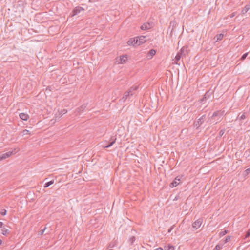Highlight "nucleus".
<instances>
[{
	"mask_svg": "<svg viewBox=\"0 0 250 250\" xmlns=\"http://www.w3.org/2000/svg\"><path fill=\"white\" fill-rule=\"evenodd\" d=\"M138 88V86H133L127 91L125 92L123 97L120 100V101L124 102L130 96L134 94V91Z\"/></svg>",
	"mask_w": 250,
	"mask_h": 250,
	"instance_id": "nucleus-1",
	"label": "nucleus"
},
{
	"mask_svg": "<svg viewBox=\"0 0 250 250\" xmlns=\"http://www.w3.org/2000/svg\"><path fill=\"white\" fill-rule=\"evenodd\" d=\"M205 119H206V115H202L197 121H194V122L193 123L194 127H195L197 129H199L200 126L204 123Z\"/></svg>",
	"mask_w": 250,
	"mask_h": 250,
	"instance_id": "nucleus-2",
	"label": "nucleus"
},
{
	"mask_svg": "<svg viewBox=\"0 0 250 250\" xmlns=\"http://www.w3.org/2000/svg\"><path fill=\"white\" fill-rule=\"evenodd\" d=\"M116 140V138L115 137L112 136L111 137L108 143L104 146L103 145V147L105 148H109V147H111L115 143Z\"/></svg>",
	"mask_w": 250,
	"mask_h": 250,
	"instance_id": "nucleus-3",
	"label": "nucleus"
},
{
	"mask_svg": "<svg viewBox=\"0 0 250 250\" xmlns=\"http://www.w3.org/2000/svg\"><path fill=\"white\" fill-rule=\"evenodd\" d=\"M203 222V219L201 218H199L195 221L192 224V227L196 229H198L201 225Z\"/></svg>",
	"mask_w": 250,
	"mask_h": 250,
	"instance_id": "nucleus-4",
	"label": "nucleus"
},
{
	"mask_svg": "<svg viewBox=\"0 0 250 250\" xmlns=\"http://www.w3.org/2000/svg\"><path fill=\"white\" fill-rule=\"evenodd\" d=\"M138 39H137V37H135L133 38H130L128 41H127V44L129 45H138Z\"/></svg>",
	"mask_w": 250,
	"mask_h": 250,
	"instance_id": "nucleus-5",
	"label": "nucleus"
},
{
	"mask_svg": "<svg viewBox=\"0 0 250 250\" xmlns=\"http://www.w3.org/2000/svg\"><path fill=\"white\" fill-rule=\"evenodd\" d=\"M84 10V9L82 7H75L72 11V16H74L77 15L78 13H79L81 11Z\"/></svg>",
	"mask_w": 250,
	"mask_h": 250,
	"instance_id": "nucleus-6",
	"label": "nucleus"
},
{
	"mask_svg": "<svg viewBox=\"0 0 250 250\" xmlns=\"http://www.w3.org/2000/svg\"><path fill=\"white\" fill-rule=\"evenodd\" d=\"M136 37H137V39H138L139 43H138V45H140V44H142L145 43L146 41V36H138Z\"/></svg>",
	"mask_w": 250,
	"mask_h": 250,
	"instance_id": "nucleus-7",
	"label": "nucleus"
},
{
	"mask_svg": "<svg viewBox=\"0 0 250 250\" xmlns=\"http://www.w3.org/2000/svg\"><path fill=\"white\" fill-rule=\"evenodd\" d=\"M13 154V151H9L8 152L2 154L0 156V160H3L12 155Z\"/></svg>",
	"mask_w": 250,
	"mask_h": 250,
	"instance_id": "nucleus-8",
	"label": "nucleus"
},
{
	"mask_svg": "<svg viewBox=\"0 0 250 250\" xmlns=\"http://www.w3.org/2000/svg\"><path fill=\"white\" fill-rule=\"evenodd\" d=\"M127 60V55L126 54L123 55L120 57V62L118 63L124 64L125 63Z\"/></svg>",
	"mask_w": 250,
	"mask_h": 250,
	"instance_id": "nucleus-9",
	"label": "nucleus"
},
{
	"mask_svg": "<svg viewBox=\"0 0 250 250\" xmlns=\"http://www.w3.org/2000/svg\"><path fill=\"white\" fill-rule=\"evenodd\" d=\"M152 26L149 23H145L141 26V29L142 30H146L151 28Z\"/></svg>",
	"mask_w": 250,
	"mask_h": 250,
	"instance_id": "nucleus-10",
	"label": "nucleus"
},
{
	"mask_svg": "<svg viewBox=\"0 0 250 250\" xmlns=\"http://www.w3.org/2000/svg\"><path fill=\"white\" fill-rule=\"evenodd\" d=\"M19 116L21 119L24 121H27L29 118V115L24 113H20Z\"/></svg>",
	"mask_w": 250,
	"mask_h": 250,
	"instance_id": "nucleus-11",
	"label": "nucleus"
},
{
	"mask_svg": "<svg viewBox=\"0 0 250 250\" xmlns=\"http://www.w3.org/2000/svg\"><path fill=\"white\" fill-rule=\"evenodd\" d=\"M223 112L224 111L221 112L220 110L216 111L213 113L211 118V119H214L215 117L219 116V115H220V116H222L223 114Z\"/></svg>",
	"mask_w": 250,
	"mask_h": 250,
	"instance_id": "nucleus-12",
	"label": "nucleus"
},
{
	"mask_svg": "<svg viewBox=\"0 0 250 250\" xmlns=\"http://www.w3.org/2000/svg\"><path fill=\"white\" fill-rule=\"evenodd\" d=\"M174 180L177 182H180V184L181 185L184 182L185 178L183 175H179L175 177Z\"/></svg>",
	"mask_w": 250,
	"mask_h": 250,
	"instance_id": "nucleus-13",
	"label": "nucleus"
},
{
	"mask_svg": "<svg viewBox=\"0 0 250 250\" xmlns=\"http://www.w3.org/2000/svg\"><path fill=\"white\" fill-rule=\"evenodd\" d=\"M180 182H177L174 179V180L170 184V188H174L178 185H180Z\"/></svg>",
	"mask_w": 250,
	"mask_h": 250,
	"instance_id": "nucleus-14",
	"label": "nucleus"
},
{
	"mask_svg": "<svg viewBox=\"0 0 250 250\" xmlns=\"http://www.w3.org/2000/svg\"><path fill=\"white\" fill-rule=\"evenodd\" d=\"M250 9V5H246L244 8L241 10V14H246L248 10Z\"/></svg>",
	"mask_w": 250,
	"mask_h": 250,
	"instance_id": "nucleus-15",
	"label": "nucleus"
},
{
	"mask_svg": "<svg viewBox=\"0 0 250 250\" xmlns=\"http://www.w3.org/2000/svg\"><path fill=\"white\" fill-rule=\"evenodd\" d=\"M156 53V51L154 49H152L149 50V51L147 53V56L150 57V58H151L153 56H154Z\"/></svg>",
	"mask_w": 250,
	"mask_h": 250,
	"instance_id": "nucleus-16",
	"label": "nucleus"
},
{
	"mask_svg": "<svg viewBox=\"0 0 250 250\" xmlns=\"http://www.w3.org/2000/svg\"><path fill=\"white\" fill-rule=\"evenodd\" d=\"M224 37V34L221 33L216 35L214 37V40H216V41H219L221 40H222L223 38Z\"/></svg>",
	"mask_w": 250,
	"mask_h": 250,
	"instance_id": "nucleus-17",
	"label": "nucleus"
},
{
	"mask_svg": "<svg viewBox=\"0 0 250 250\" xmlns=\"http://www.w3.org/2000/svg\"><path fill=\"white\" fill-rule=\"evenodd\" d=\"M182 56V53L178 52L175 57V63L177 64L178 62L180 60Z\"/></svg>",
	"mask_w": 250,
	"mask_h": 250,
	"instance_id": "nucleus-18",
	"label": "nucleus"
},
{
	"mask_svg": "<svg viewBox=\"0 0 250 250\" xmlns=\"http://www.w3.org/2000/svg\"><path fill=\"white\" fill-rule=\"evenodd\" d=\"M86 105L85 104H83L82 105H81L79 108H77V111L78 112V113H81V112L83 111L85 108H86Z\"/></svg>",
	"mask_w": 250,
	"mask_h": 250,
	"instance_id": "nucleus-19",
	"label": "nucleus"
},
{
	"mask_svg": "<svg viewBox=\"0 0 250 250\" xmlns=\"http://www.w3.org/2000/svg\"><path fill=\"white\" fill-rule=\"evenodd\" d=\"M165 250H174V247L171 244H168L165 247Z\"/></svg>",
	"mask_w": 250,
	"mask_h": 250,
	"instance_id": "nucleus-20",
	"label": "nucleus"
},
{
	"mask_svg": "<svg viewBox=\"0 0 250 250\" xmlns=\"http://www.w3.org/2000/svg\"><path fill=\"white\" fill-rule=\"evenodd\" d=\"M54 183V180H51L50 181H47L44 185L43 188H47Z\"/></svg>",
	"mask_w": 250,
	"mask_h": 250,
	"instance_id": "nucleus-21",
	"label": "nucleus"
},
{
	"mask_svg": "<svg viewBox=\"0 0 250 250\" xmlns=\"http://www.w3.org/2000/svg\"><path fill=\"white\" fill-rule=\"evenodd\" d=\"M1 233L3 235H5V236H7L8 234H9V230L6 229V228H3V229H2V232Z\"/></svg>",
	"mask_w": 250,
	"mask_h": 250,
	"instance_id": "nucleus-22",
	"label": "nucleus"
},
{
	"mask_svg": "<svg viewBox=\"0 0 250 250\" xmlns=\"http://www.w3.org/2000/svg\"><path fill=\"white\" fill-rule=\"evenodd\" d=\"M212 93H213L212 91H210V90H208L206 92V93L205 94V96L207 98V99H208L210 98V97L211 96V95L212 94Z\"/></svg>",
	"mask_w": 250,
	"mask_h": 250,
	"instance_id": "nucleus-23",
	"label": "nucleus"
},
{
	"mask_svg": "<svg viewBox=\"0 0 250 250\" xmlns=\"http://www.w3.org/2000/svg\"><path fill=\"white\" fill-rule=\"evenodd\" d=\"M240 113L238 114L237 119H239L240 120H244L246 118L245 113H243L242 115H240Z\"/></svg>",
	"mask_w": 250,
	"mask_h": 250,
	"instance_id": "nucleus-24",
	"label": "nucleus"
},
{
	"mask_svg": "<svg viewBox=\"0 0 250 250\" xmlns=\"http://www.w3.org/2000/svg\"><path fill=\"white\" fill-rule=\"evenodd\" d=\"M136 240V237L134 236H132L128 240L130 245H132Z\"/></svg>",
	"mask_w": 250,
	"mask_h": 250,
	"instance_id": "nucleus-25",
	"label": "nucleus"
},
{
	"mask_svg": "<svg viewBox=\"0 0 250 250\" xmlns=\"http://www.w3.org/2000/svg\"><path fill=\"white\" fill-rule=\"evenodd\" d=\"M67 112V110L66 109H63V110H61L60 112H59V115L62 116V115L66 113Z\"/></svg>",
	"mask_w": 250,
	"mask_h": 250,
	"instance_id": "nucleus-26",
	"label": "nucleus"
},
{
	"mask_svg": "<svg viewBox=\"0 0 250 250\" xmlns=\"http://www.w3.org/2000/svg\"><path fill=\"white\" fill-rule=\"evenodd\" d=\"M250 237V229H249L246 233L244 239L246 240L247 238Z\"/></svg>",
	"mask_w": 250,
	"mask_h": 250,
	"instance_id": "nucleus-27",
	"label": "nucleus"
},
{
	"mask_svg": "<svg viewBox=\"0 0 250 250\" xmlns=\"http://www.w3.org/2000/svg\"><path fill=\"white\" fill-rule=\"evenodd\" d=\"M228 232H229L228 230H225L224 231H222L220 232L219 236L220 237H222V236L226 235L227 233H228Z\"/></svg>",
	"mask_w": 250,
	"mask_h": 250,
	"instance_id": "nucleus-28",
	"label": "nucleus"
},
{
	"mask_svg": "<svg viewBox=\"0 0 250 250\" xmlns=\"http://www.w3.org/2000/svg\"><path fill=\"white\" fill-rule=\"evenodd\" d=\"M207 100V98L204 95V96L202 98H201L199 100V102H200V103H203L204 102L206 101Z\"/></svg>",
	"mask_w": 250,
	"mask_h": 250,
	"instance_id": "nucleus-29",
	"label": "nucleus"
},
{
	"mask_svg": "<svg viewBox=\"0 0 250 250\" xmlns=\"http://www.w3.org/2000/svg\"><path fill=\"white\" fill-rule=\"evenodd\" d=\"M231 236H227L225 239L224 240V243L225 244L227 242H228L230 240Z\"/></svg>",
	"mask_w": 250,
	"mask_h": 250,
	"instance_id": "nucleus-30",
	"label": "nucleus"
},
{
	"mask_svg": "<svg viewBox=\"0 0 250 250\" xmlns=\"http://www.w3.org/2000/svg\"><path fill=\"white\" fill-rule=\"evenodd\" d=\"M222 246H221L220 244H217L213 250H220L222 248Z\"/></svg>",
	"mask_w": 250,
	"mask_h": 250,
	"instance_id": "nucleus-31",
	"label": "nucleus"
},
{
	"mask_svg": "<svg viewBox=\"0 0 250 250\" xmlns=\"http://www.w3.org/2000/svg\"><path fill=\"white\" fill-rule=\"evenodd\" d=\"M6 213L7 210L5 209H2L0 212V214L2 216L5 215L6 214Z\"/></svg>",
	"mask_w": 250,
	"mask_h": 250,
	"instance_id": "nucleus-32",
	"label": "nucleus"
},
{
	"mask_svg": "<svg viewBox=\"0 0 250 250\" xmlns=\"http://www.w3.org/2000/svg\"><path fill=\"white\" fill-rule=\"evenodd\" d=\"M250 168H249L244 171V175L245 176H246V175H248L250 173Z\"/></svg>",
	"mask_w": 250,
	"mask_h": 250,
	"instance_id": "nucleus-33",
	"label": "nucleus"
},
{
	"mask_svg": "<svg viewBox=\"0 0 250 250\" xmlns=\"http://www.w3.org/2000/svg\"><path fill=\"white\" fill-rule=\"evenodd\" d=\"M45 229L46 227H44L43 229H41L39 232V234L40 235H42L43 234Z\"/></svg>",
	"mask_w": 250,
	"mask_h": 250,
	"instance_id": "nucleus-34",
	"label": "nucleus"
},
{
	"mask_svg": "<svg viewBox=\"0 0 250 250\" xmlns=\"http://www.w3.org/2000/svg\"><path fill=\"white\" fill-rule=\"evenodd\" d=\"M22 133H23V135H28V134H30V132L29 130H27V129H24L23 131H22Z\"/></svg>",
	"mask_w": 250,
	"mask_h": 250,
	"instance_id": "nucleus-35",
	"label": "nucleus"
},
{
	"mask_svg": "<svg viewBox=\"0 0 250 250\" xmlns=\"http://www.w3.org/2000/svg\"><path fill=\"white\" fill-rule=\"evenodd\" d=\"M248 54V53H246L244 54L242 56V57H241V60L242 61L246 59V58L247 57Z\"/></svg>",
	"mask_w": 250,
	"mask_h": 250,
	"instance_id": "nucleus-36",
	"label": "nucleus"
},
{
	"mask_svg": "<svg viewBox=\"0 0 250 250\" xmlns=\"http://www.w3.org/2000/svg\"><path fill=\"white\" fill-rule=\"evenodd\" d=\"M225 132V129H221L219 133V136L221 137L224 134Z\"/></svg>",
	"mask_w": 250,
	"mask_h": 250,
	"instance_id": "nucleus-37",
	"label": "nucleus"
},
{
	"mask_svg": "<svg viewBox=\"0 0 250 250\" xmlns=\"http://www.w3.org/2000/svg\"><path fill=\"white\" fill-rule=\"evenodd\" d=\"M250 154V148L245 152L244 154L246 155V157H249Z\"/></svg>",
	"mask_w": 250,
	"mask_h": 250,
	"instance_id": "nucleus-38",
	"label": "nucleus"
},
{
	"mask_svg": "<svg viewBox=\"0 0 250 250\" xmlns=\"http://www.w3.org/2000/svg\"><path fill=\"white\" fill-rule=\"evenodd\" d=\"M238 165H239L238 162L237 161L233 163L232 167H235V169H236V168L237 167Z\"/></svg>",
	"mask_w": 250,
	"mask_h": 250,
	"instance_id": "nucleus-39",
	"label": "nucleus"
},
{
	"mask_svg": "<svg viewBox=\"0 0 250 250\" xmlns=\"http://www.w3.org/2000/svg\"><path fill=\"white\" fill-rule=\"evenodd\" d=\"M114 246H115L114 244H111H111H109V245H108V249H111L112 248H113V247H114Z\"/></svg>",
	"mask_w": 250,
	"mask_h": 250,
	"instance_id": "nucleus-40",
	"label": "nucleus"
},
{
	"mask_svg": "<svg viewBox=\"0 0 250 250\" xmlns=\"http://www.w3.org/2000/svg\"><path fill=\"white\" fill-rule=\"evenodd\" d=\"M173 228H174V226H171V227H170V228L168 229V230H167L168 233H170V232H171V231H172V230L173 229Z\"/></svg>",
	"mask_w": 250,
	"mask_h": 250,
	"instance_id": "nucleus-41",
	"label": "nucleus"
},
{
	"mask_svg": "<svg viewBox=\"0 0 250 250\" xmlns=\"http://www.w3.org/2000/svg\"><path fill=\"white\" fill-rule=\"evenodd\" d=\"M184 50H185V47H183L180 50V51L179 52H180V53H182V55L184 53Z\"/></svg>",
	"mask_w": 250,
	"mask_h": 250,
	"instance_id": "nucleus-42",
	"label": "nucleus"
},
{
	"mask_svg": "<svg viewBox=\"0 0 250 250\" xmlns=\"http://www.w3.org/2000/svg\"><path fill=\"white\" fill-rule=\"evenodd\" d=\"M179 198H180V196H179V195H177L175 197V198H174V199L173 200H178V199H179Z\"/></svg>",
	"mask_w": 250,
	"mask_h": 250,
	"instance_id": "nucleus-43",
	"label": "nucleus"
},
{
	"mask_svg": "<svg viewBox=\"0 0 250 250\" xmlns=\"http://www.w3.org/2000/svg\"><path fill=\"white\" fill-rule=\"evenodd\" d=\"M235 14H236V13H235V12H233V13H232L230 15V17L231 18H233V17H234V16H235Z\"/></svg>",
	"mask_w": 250,
	"mask_h": 250,
	"instance_id": "nucleus-44",
	"label": "nucleus"
},
{
	"mask_svg": "<svg viewBox=\"0 0 250 250\" xmlns=\"http://www.w3.org/2000/svg\"><path fill=\"white\" fill-rule=\"evenodd\" d=\"M3 225V223L2 222H0V228H2Z\"/></svg>",
	"mask_w": 250,
	"mask_h": 250,
	"instance_id": "nucleus-45",
	"label": "nucleus"
},
{
	"mask_svg": "<svg viewBox=\"0 0 250 250\" xmlns=\"http://www.w3.org/2000/svg\"><path fill=\"white\" fill-rule=\"evenodd\" d=\"M154 250H164L162 248L159 247L158 248L155 249Z\"/></svg>",
	"mask_w": 250,
	"mask_h": 250,
	"instance_id": "nucleus-46",
	"label": "nucleus"
},
{
	"mask_svg": "<svg viewBox=\"0 0 250 250\" xmlns=\"http://www.w3.org/2000/svg\"><path fill=\"white\" fill-rule=\"evenodd\" d=\"M41 185H39L38 186H40V187H42V182H41Z\"/></svg>",
	"mask_w": 250,
	"mask_h": 250,
	"instance_id": "nucleus-47",
	"label": "nucleus"
},
{
	"mask_svg": "<svg viewBox=\"0 0 250 250\" xmlns=\"http://www.w3.org/2000/svg\"><path fill=\"white\" fill-rule=\"evenodd\" d=\"M2 241L1 239H0V245H2Z\"/></svg>",
	"mask_w": 250,
	"mask_h": 250,
	"instance_id": "nucleus-48",
	"label": "nucleus"
},
{
	"mask_svg": "<svg viewBox=\"0 0 250 250\" xmlns=\"http://www.w3.org/2000/svg\"><path fill=\"white\" fill-rule=\"evenodd\" d=\"M220 121H217V122H215V124H217V123H218V122H220Z\"/></svg>",
	"mask_w": 250,
	"mask_h": 250,
	"instance_id": "nucleus-49",
	"label": "nucleus"
},
{
	"mask_svg": "<svg viewBox=\"0 0 250 250\" xmlns=\"http://www.w3.org/2000/svg\"><path fill=\"white\" fill-rule=\"evenodd\" d=\"M42 191H43V192H45V190H44V188H42Z\"/></svg>",
	"mask_w": 250,
	"mask_h": 250,
	"instance_id": "nucleus-50",
	"label": "nucleus"
},
{
	"mask_svg": "<svg viewBox=\"0 0 250 250\" xmlns=\"http://www.w3.org/2000/svg\"><path fill=\"white\" fill-rule=\"evenodd\" d=\"M173 24H174V22H173ZM173 26H174V24H173Z\"/></svg>",
	"mask_w": 250,
	"mask_h": 250,
	"instance_id": "nucleus-51",
	"label": "nucleus"
},
{
	"mask_svg": "<svg viewBox=\"0 0 250 250\" xmlns=\"http://www.w3.org/2000/svg\"><path fill=\"white\" fill-rule=\"evenodd\" d=\"M47 179H46H46H44V181H46V180H47Z\"/></svg>",
	"mask_w": 250,
	"mask_h": 250,
	"instance_id": "nucleus-52",
	"label": "nucleus"
},
{
	"mask_svg": "<svg viewBox=\"0 0 250 250\" xmlns=\"http://www.w3.org/2000/svg\"><path fill=\"white\" fill-rule=\"evenodd\" d=\"M248 5H250V2L249 3V4Z\"/></svg>",
	"mask_w": 250,
	"mask_h": 250,
	"instance_id": "nucleus-53",
	"label": "nucleus"
}]
</instances>
